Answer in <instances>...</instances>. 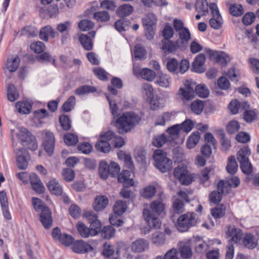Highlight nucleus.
I'll list each match as a JSON object with an SVG mask.
<instances>
[{"mask_svg": "<svg viewBox=\"0 0 259 259\" xmlns=\"http://www.w3.org/2000/svg\"><path fill=\"white\" fill-rule=\"evenodd\" d=\"M140 120L138 114L133 111L126 112L116 119L115 125L118 133L123 134L130 132Z\"/></svg>", "mask_w": 259, "mask_h": 259, "instance_id": "obj_1", "label": "nucleus"}, {"mask_svg": "<svg viewBox=\"0 0 259 259\" xmlns=\"http://www.w3.org/2000/svg\"><path fill=\"white\" fill-rule=\"evenodd\" d=\"M32 204L35 211L40 212L39 220L43 226L47 229L50 228L53 222L50 209L41 199L36 197L32 198Z\"/></svg>", "mask_w": 259, "mask_h": 259, "instance_id": "obj_2", "label": "nucleus"}, {"mask_svg": "<svg viewBox=\"0 0 259 259\" xmlns=\"http://www.w3.org/2000/svg\"><path fill=\"white\" fill-rule=\"evenodd\" d=\"M154 165L161 172L164 173L169 171L172 168V161L168 158L166 154L160 149L156 150L153 153Z\"/></svg>", "mask_w": 259, "mask_h": 259, "instance_id": "obj_3", "label": "nucleus"}, {"mask_svg": "<svg viewBox=\"0 0 259 259\" xmlns=\"http://www.w3.org/2000/svg\"><path fill=\"white\" fill-rule=\"evenodd\" d=\"M227 235L230 237L229 244L227 246L225 259H233L234 256V246L231 244V242L237 243L242 237V232L234 226H229L227 227Z\"/></svg>", "mask_w": 259, "mask_h": 259, "instance_id": "obj_4", "label": "nucleus"}, {"mask_svg": "<svg viewBox=\"0 0 259 259\" xmlns=\"http://www.w3.org/2000/svg\"><path fill=\"white\" fill-rule=\"evenodd\" d=\"M174 176L183 185H189L193 181V177L183 164L179 165L174 169Z\"/></svg>", "mask_w": 259, "mask_h": 259, "instance_id": "obj_5", "label": "nucleus"}, {"mask_svg": "<svg viewBox=\"0 0 259 259\" xmlns=\"http://www.w3.org/2000/svg\"><path fill=\"white\" fill-rule=\"evenodd\" d=\"M195 213L189 212L180 216L178 219L177 228L180 232H185L196 224Z\"/></svg>", "mask_w": 259, "mask_h": 259, "instance_id": "obj_6", "label": "nucleus"}, {"mask_svg": "<svg viewBox=\"0 0 259 259\" xmlns=\"http://www.w3.org/2000/svg\"><path fill=\"white\" fill-rule=\"evenodd\" d=\"M15 153L17 165L19 169H25L28 166L30 156L28 151L24 148L14 149Z\"/></svg>", "mask_w": 259, "mask_h": 259, "instance_id": "obj_7", "label": "nucleus"}, {"mask_svg": "<svg viewBox=\"0 0 259 259\" xmlns=\"http://www.w3.org/2000/svg\"><path fill=\"white\" fill-rule=\"evenodd\" d=\"M240 184V180L237 177H233L227 181H220L218 184V190L223 193H228L231 187L236 188Z\"/></svg>", "mask_w": 259, "mask_h": 259, "instance_id": "obj_8", "label": "nucleus"}, {"mask_svg": "<svg viewBox=\"0 0 259 259\" xmlns=\"http://www.w3.org/2000/svg\"><path fill=\"white\" fill-rule=\"evenodd\" d=\"M185 88H181L180 92L183 97L184 99L190 100L194 97L195 90L197 85L196 83L192 80H187L185 81Z\"/></svg>", "mask_w": 259, "mask_h": 259, "instance_id": "obj_9", "label": "nucleus"}, {"mask_svg": "<svg viewBox=\"0 0 259 259\" xmlns=\"http://www.w3.org/2000/svg\"><path fill=\"white\" fill-rule=\"evenodd\" d=\"M143 215L145 221L150 229H157L160 228L161 223L158 218L152 213L151 210L145 208L143 210Z\"/></svg>", "mask_w": 259, "mask_h": 259, "instance_id": "obj_10", "label": "nucleus"}, {"mask_svg": "<svg viewBox=\"0 0 259 259\" xmlns=\"http://www.w3.org/2000/svg\"><path fill=\"white\" fill-rule=\"evenodd\" d=\"M43 146L46 151L51 155L54 150L55 137L53 134L49 131H43Z\"/></svg>", "mask_w": 259, "mask_h": 259, "instance_id": "obj_11", "label": "nucleus"}, {"mask_svg": "<svg viewBox=\"0 0 259 259\" xmlns=\"http://www.w3.org/2000/svg\"><path fill=\"white\" fill-rule=\"evenodd\" d=\"M76 228L80 235L83 238L95 236L98 233V230L96 229L93 228L90 229L82 222H78L77 224Z\"/></svg>", "mask_w": 259, "mask_h": 259, "instance_id": "obj_12", "label": "nucleus"}, {"mask_svg": "<svg viewBox=\"0 0 259 259\" xmlns=\"http://www.w3.org/2000/svg\"><path fill=\"white\" fill-rule=\"evenodd\" d=\"M29 178L32 189L38 194L42 193L45 187L38 177L35 174H31Z\"/></svg>", "mask_w": 259, "mask_h": 259, "instance_id": "obj_13", "label": "nucleus"}, {"mask_svg": "<svg viewBox=\"0 0 259 259\" xmlns=\"http://www.w3.org/2000/svg\"><path fill=\"white\" fill-rule=\"evenodd\" d=\"M39 37L41 39L48 41L49 37L54 38L58 35V33L50 25L41 28L39 31Z\"/></svg>", "mask_w": 259, "mask_h": 259, "instance_id": "obj_14", "label": "nucleus"}, {"mask_svg": "<svg viewBox=\"0 0 259 259\" xmlns=\"http://www.w3.org/2000/svg\"><path fill=\"white\" fill-rule=\"evenodd\" d=\"M72 248L73 251L79 253H84L93 250L90 244L82 240L76 241Z\"/></svg>", "mask_w": 259, "mask_h": 259, "instance_id": "obj_15", "label": "nucleus"}, {"mask_svg": "<svg viewBox=\"0 0 259 259\" xmlns=\"http://www.w3.org/2000/svg\"><path fill=\"white\" fill-rule=\"evenodd\" d=\"M205 61V57L204 54L201 53L198 55L193 63V70L198 73H202L204 72L205 69L204 64Z\"/></svg>", "mask_w": 259, "mask_h": 259, "instance_id": "obj_16", "label": "nucleus"}, {"mask_svg": "<svg viewBox=\"0 0 259 259\" xmlns=\"http://www.w3.org/2000/svg\"><path fill=\"white\" fill-rule=\"evenodd\" d=\"M178 34L179 38L177 41H179L181 49H185L191 38L190 32L187 28H186L178 32Z\"/></svg>", "mask_w": 259, "mask_h": 259, "instance_id": "obj_17", "label": "nucleus"}, {"mask_svg": "<svg viewBox=\"0 0 259 259\" xmlns=\"http://www.w3.org/2000/svg\"><path fill=\"white\" fill-rule=\"evenodd\" d=\"M162 49L165 52L167 51L170 53L176 51L178 49H181L179 41L175 42L167 39H163L162 40Z\"/></svg>", "mask_w": 259, "mask_h": 259, "instance_id": "obj_18", "label": "nucleus"}, {"mask_svg": "<svg viewBox=\"0 0 259 259\" xmlns=\"http://www.w3.org/2000/svg\"><path fill=\"white\" fill-rule=\"evenodd\" d=\"M248 107V104L246 102H239L237 100H232L228 105V108L231 112L235 114L240 111L245 109Z\"/></svg>", "mask_w": 259, "mask_h": 259, "instance_id": "obj_19", "label": "nucleus"}, {"mask_svg": "<svg viewBox=\"0 0 259 259\" xmlns=\"http://www.w3.org/2000/svg\"><path fill=\"white\" fill-rule=\"evenodd\" d=\"M148 246V243L145 240L139 239L132 243L131 248L135 252H141L147 250Z\"/></svg>", "mask_w": 259, "mask_h": 259, "instance_id": "obj_20", "label": "nucleus"}, {"mask_svg": "<svg viewBox=\"0 0 259 259\" xmlns=\"http://www.w3.org/2000/svg\"><path fill=\"white\" fill-rule=\"evenodd\" d=\"M0 202L5 218L8 220H10L11 219V216L8 210V199L6 193L4 191L0 192Z\"/></svg>", "mask_w": 259, "mask_h": 259, "instance_id": "obj_21", "label": "nucleus"}, {"mask_svg": "<svg viewBox=\"0 0 259 259\" xmlns=\"http://www.w3.org/2000/svg\"><path fill=\"white\" fill-rule=\"evenodd\" d=\"M131 172L130 170H123L118 177L119 182L122 183L125 187L132 186L134 185V181L130 178Z\"/></svg>", "mask_w": 259, "mask_h": 259, "instance_id": "obj_22", "label": "nucleus"}, {"mask_svg": "<svg viewBox=\"0 0 259 259\" xmlns=\"http://www.w3.org/2000/svg\"><path fill=\"white\" fill-rule=\"evenodd\" d=\"M83 215L87 218L92 228L96 229L99 231L101 225L100 222L98 220L97 215L93 212L88 211L83 213Z\"/></svg>", "mask_w": 259, "mask_h": 259, "instance_id": "obj_23", "label": "nucleus"}, {"mask_svg": "<svg viewBox=\"0 0 259 259\" xmlns=\"http://www.w3.org/2000/svg\"><path fill=\"white\" fill-rule=\"evenodd\" d=\"M108 203V199L105 196L97 197L93 204L94 209L96 211H101L104 209Z\"/></svg>", "mask_w": 259, "mask_h": 259, "instance_id": "obj_24", "label": "nucleus"}, {"mask_svg": "<svg viewBox=\"0 0 259 259\" xmlns=\"http://www.w3.org/2000/svg\"><path fill=\"white\" fill-rule=\"evenodd\" d=\"M150 208L152 211L159 215L164 213L165 205L161 200H154L150 204Z\"/></svg>", "mask_w": 259, "mask_h": 259, "instance_id": "obj_25", "label": "nucleus"}, {"mask_svg": "<svg viewBox=\"0 0 259 259\" xmlns=\"http://www.w3.org/2000/svg\"><path fill=\"white\" fill-rule=\"evenodd\" d=\"M20 60L17 55H12L8 58L6 67L10 72H15L19 64Z\"/></svg>", "mask_w": 259, "mask_h": 259, "instance_id": "obj_26", "label": "nucleus"}, {"mask_svg": "<svg viewBox=\"0 0 259 259\" xmlns=\"http://www.w3.org/2000/svg\"><path fill=\"white\" fill-rule=\"evenodd\" d=\"M48 188L49 190L56 195H61L63 193V189L56 179H52L48 183Z\"/></svg>", "mask_w": 259, "mask_h": 259, "instance_id": "obj_27", "label": "nucleus"}, {"mask_svg": "<svg viewBox=\"0 0 259 259\" xmlns=\"http://www.w3.org/2000/svg\"><path fill=\"white\" fill-rule=\"evenodd\" d=\"M155 83L163 88H168L171 83V78L166 74L161 73L157 77Z\"/></svg>", "mask_w": 259, "mask_h": 259, "instance_id": "obj_28", "label": "nucleus"}, {"mask_svg": "<svg viewBox=\"0 0 259 259\" xmlns=\"http://www.w3.org/2000/svg\"><path fill=\"white\" fill-rule=\"evenodd\" d=\"M205 52L209 59L212 61L223 63L225 60V58L221 53L212 51L209 49H205Z\"/></svg>", "mask_w": 259, "mask_h": 259, "instance_id": "obj_29", "label": "nucleus"}, {"mask_svg": "<svg viewBox=\"0 0 259 259\" xmlns=\"http://www.w3.org/2000/svg\"><path fill=\"white\" fill-rule=\"evenodd\" d=\"M134 11L133 7L129 4L120 6L116 11V14L120 17H125L131 15Z\"/></svg>", "mask_w": 259, "mask_h": 259, "instance_id": "obj_30", "label": "nucleus"}, {"mask_svg": "<svg viewBox=\"0 0 259 259\" xmlns=\"http://www.w3.org/2000/svg\"><path fill=\"white\" fill-rule=\"evenodd\" d=\"M156 192V188L154 186L149 185L143 188L140 191V194L143 197L150 199L154 197Z\"/></svg>", "mask_w": 259, "mask_h": 259, "instance_id": "obj_31", "label": "nucleus"}, {"mask_svg": "<svg viewBox=\"0 0 259 259\" xmlns=\"http://www.w3.org/2000/svg\"><path fill=\"white\" fill-rule=\"evenodd\" d=\"M144 27H155L157 23V17L153 13H148L142 19Z\"/></svg>", "mask_w": 259, "mask_h": 259, "instance_id": "obj_32", "label": "nucleus"}, {"mask_svg": "<svg viewBox=\"0 0 259 259\" xmlns=\"http://www.w3.org/2000/svg\"><path fill=\"white\" fill-rule=\"evenodd\" d=\"M243 243L246 247L253 249L257 246V241L252 235L247 234L244 238Z\"/></svg>", "mask_w": 259, "mask_h": 259, "instance_id": "obj_33", "label": "nucleus"}, {"mask_svg": "<svg viewBox=\"0 0 259 259\" xmlns=\"http://www.w3.org/2000/svg\"><path fill=\"white\" fill-rule=\"evenodd\" d=\"M200 138V134L196 132L192 133L187 141V146L189 149L194 148L198 143Z\"/></svg>", "mask_w": 259, "mask_h": 259, "instance_id": "obj_34", "label": "nucleus"}, {"mask_svg": "<svg viewBox=\"0 0 259 259\" xmlns=\"http://www.w3.org/2000/svg\"><path fill=\"white\" fill-rule=\"evenodd\" d=\"M99 172L101 179H107L110 173V164L106 161H101L99 164Z\"/></svg>", "mask_w": 259, "mask_h": 259, "instance_id": "obj_35", "label": "nucleus"}, {"mask_svg": "<svg viewBox=\"0 0 259 259\" xmlns=\"http://www.w3.org/2000/svg\"><path fill=\"white\" fill-rule=\"evenodd\" d=\"M79 40L85 50L90 51L92 49L93 44L90 36L81 34L79 37Z\"/></svg>", "mask_w": 259, "mask_h": 259, "instance_id": "obj_36", "label": "nucleus"}, {"mask_svg": "<svg viewBox=\"0 0 259 259\" xmlns=\"http://www.w3.org/2000/svg\"><path fill=\"white\" fill-rule=\"evenodd\" d=\"M196 11L205 15L208 11V5L206 0H197L195 3Z\"/></svg>", "mask_w": 259, "mask_h": 259, "instance_id": "obj_37", "label": "nucleus"}, {"mask_svg": "<svg viewBox=\"0 0 259 259\" xmlns=\"http://www.w3.org/2000/svg\"><path fill=\"white\" fill-rule=\"evenodd\" d=\"M250 155V150L246 147L241 148L237 153V160L239 163L248 161V157Z\"/></svg>", "mask_w": 259, "mask_h": 259, "instance_id": "obj_38", "label": "nucleus"}, {"mask_svg": "<svg viewBox=\"0 0 259 259\" xmlns=\"http://www.w3.org/2000/svg\"><path fill=\"white\" fill-rule=\"evenodd\" d=\"M97 91L95 87L89 85H83L77 88L74 91L75 93L79 96L94 93Z\"/></svg>", "mask_w": 259, "mask_h": 259, "instance_id": "obj_39", "label": "nucleus"}, {"mask_svg": "<svg viewBox=\"0 0 259 259\" xmlns=\"http://www.w3.org/2000/svg\"><path fill=\"white\" fill-rule=\"evenodd\" d=\"M238 169V164L234 156H230L228 158V164L226 166L227 172L233 175L237 171Z\"/></svg>", "mask_w": 259, "mask_h": 259, "instance_id": "obj_40", "label": "nucleus"}, {"mask_svg": "<svg viewBox=\"0 0 259 259\" xmlns=\"http://www.w3.org/2000/svg\"><path fill=\"white\" fill-rule=\"evenodd\" d=\"M166 142H170V139L166 137L164 134H161L155 136L152 140V144L156 147H160Z\"/></svg>", "mask_w": 259, "mask_h": 259, "instance_id": "obj_41", "label": "nucleus"}, {"mask_svg": "<svg viewBox=\"0 0 259 259\" xmlns=\"http://www.w3.org/2000/svg\"><path fill=\"white\" fill-rule=\"evenodd\" d=\"M16 108L20 113L28 114L30 112L31 105L25 102H18L16 104Z\"/></svg>", "mask_w": 259, "mask_h": 259, "instance_id": "obj_42", "label": "nucleus"}, {"mask_svg": "<svg viewBox=\"0 0 259 259\" xmlns=\"http://www.w3.org/2000/svg\"><path fill=\"white\" fill-rule=\"evenodd\" d=\"M127 208L125 201L118 200L116 202L113 206V211L117 215H121L125 212Z\"/></svg>", "mask_w": 259, "mask_h": 259, "instance_id": "obj_43", "label": "nucleus"}, {"mask_svg": "<svg viewBox=\"0 0 259 259\" xmlns=\"http://www.w3.org/2000/svg\"><path fill=\"white\" fill-rule=\"evenodd\" d=\"M8 99L11 102H14L19 97V94L16 88L13 84H9L7 90Z\"/></svg>", "mask_w": 259, "mask_h": 259, "instance_id": "obj_44", "label": "nucleus"}, {"mask_svg": "<svg viewBox=\"0 0 259 259\" xmlns=\"http://www.w3.org/2000/svg\"><path fill=\"white\" fill-rule=\"evenodd\" d=\"M220 143L224 151H227L231 147L230 141L225 137V135L223 130L219 131Z\"/></svg>", "mask_w": 259, "mask_h": 259, "instance_id": "obj_45", "label": "nucleus"}, {"mask_svg": "<svg viewBox=\"0 0 259 259\" xmlns=\"http://www.w3.org/2000/svg\"><path fill=\"white\" fill-rule=\"evenodd\" d=\"M150 105L151 109L156 110L164 106L163 101L157 96L153 97L150 100Z\"/></svg>", "mask_w": 259, "mask_h": 259, "instance_id": "obj_46", "label": "nucleus"}, {"mask_svg": "<svg viewBox=\"0 0 259 259\" xmlns=\"http://www.w3.org/2000/svg\"><path fill=\"white\" fill-rule=\"evenodd\" d=\"M226 207L223 205L217 206L211 209V215L215 219L221 218L225 214Z\"/></svg>", "mask_w": 259, "mask_h": 259, "instance_id": "obj_47", "label": "nucleus"}, {"mask_svg": "<svg viewBox=\"0 0 259 259\" xmlns=\"http://www.w3.org/2000/svg\"><path fill=\"white\" fill-rule=\"evenodd\" d=\"M140 74L141 77L148 81H152L156 77L155 72L148 68H143Z\"/></svg>", "mask_w": 259, "mask_h": 259, "instance_id": "obj_48", "label": "nucleus"}, {"mask_svg": "<svg viewBox=\"0 0 259 259\" xmlns=\"http://www.w3.org/2000/svg\"><path fill=\"white\" fill-rule=\"evenodd\" d=\"M95 147L97 150L103 153L109 152L111 149L108 142L105 140H102L101 139L96 144Z\"/></svg>", "mask_w": 259, "mask_h": 259, "instance_id": "obj_49", "label": "nucleus"}, {"mask_svg": "<svg viewBox=\"0 0 259 259\" xmlns=\"http://www.w3.org/2000/svg\"><path fill=\"white\" fill-rule=\"evenodd\" d=\"M75 103V97L74 96H71L63 104L62 108L66 112H69L74 108Z\"/></svg>", "mask_w": 259, "mask_h": 259, "instance_id": "obj_50", "label": "nucleus"}, {"mask_svg": "<svg viewBox=\"0 0 259 259\" xmlns=\"http://www.w3.org/2000/svg\"><path fill=\"white\" fill-rule=\"evenodd\" d=\"M180 130V124L174 125L167 129L166 132L169 134L167 138L170 139V142L178 136Z\"/></svg>", "mask_w": 259, "mask_h": 259, "instance_id": "obj_51", "label": "nucleus"}, {"mask_svg": "<svg viewBox=\"0 0 259 259\" xmlns=\"http://www.w3.org/2000/svg\"><path fill=\"white\" fill-rule=\"evenodd\" d=\"M115 233V230L112 226L104 227L101 232V236L105 239H110L112 237Z\"/></svg>", "mask_w": 259, "mask_h": 259, "instance_id": "obj_52", "label": "nucleus"}, {"mask_svg": "<svg viewBox=\"0 0 259 259\" xmlns=\"http://www.w3.org/2000/svg\"><path fill=\"white\" fill-rule=\"evenodd\" d=\"M229 12L234 16H239L243 13V9L241 5L232 4L229 7Z\"/></svg>", "mask_w": 259, "mask_h": 259, "instance_id": "obj_53", "label": "nucleus"}, {"mask_svg": "<svg viewBox=\"0 0 259 259\" xmlns=\"http://www.w3.org/2000/svg\"><path fill=\"white\" fill-rule=\"evenodd\" d=\"M204 104L202 101L196 100L192 103L191 109L193 112L196 114L201 113L203 109Z\"/></svg>", "mask_w": 259, "mask_h": 259, "instance_id": "obj_54", "label": "nucleus"}, {"mask_svg": "<svg viewBox=\"0 0 259 259\" xmlns=\"http://www.w3.org/2000/svg\"><path fill=\"white\" fill-rule=\"evenodd\" d=\"M64 140L65 143L69 146L75 145L78 141L76 135L71 133H68L64 136Z\"/></svg>", "mask_w": 259, "mask_h": 259, "instance_id": "obj_55", "label": "nucleus"}, {"mask_svg": "<svg viewBox=\"0 0 259 259\" xmlns=\"http://www.w3.org/2000/svg\"><path fill=\"white\" fill-rule=\"evenodd\" d=\"M171 115V113L169 112L164 113L159 115L156 119L155 125H164L166 121L170 120Z\"/></svg>", "mask_w": 259, "mask_h": 259, "instance_id": "obj_56", "label": "nucleus"}, {"mask_svg": "<svg viewBox=\"0 0 259 259\" xmlns=\"http://www.w3.org/2000/svg\"><path fill=\"white\" fill-rule=\"evenodd\" d=\"M239 128L240 125L239 122L236 120L230 121L226 126L227 132L230 134L237 132Z\"/></svg>", "mask_w": 259, "mask_h": 259, "instance_id": "obj_57", "label": "nucleus"}, {"mask_svg": "<svg viewBox=\"0 0 259 259\" xmlns=\"http://www.w3.org/2000/svg\"><path fill=\"white\" fill-rule=\"evenodd\" d=\"M94 23L88 19L81 20L78 23L79 28L82 31H88L93 28Z\"/></svg>", "mask_w": 259, "mask_h": 259, "instance_id": "obj_58", "label": "nucleus"}, {"mask_svg": "<svg viewBox=\"0 0 259 259\" xmlns=\"http://www.w3.org/2000/svg\"><path fill=\"white\" fill-rule=\"evenodd\" d=\"M94 18L99 22H106L109 20L110 15L105 11H100L94 14Z\"/></svg>", "mask_w": 259, "mask_h": 259, "instance_id": "obj_59", "label": "nucleus"}, {"mask_svg": "<svg viewBox=\"0 0 259 259\" xmlns=\"http://www.w3.org/2000/svg\"><path fill=\"white\" fill-rule=\"evenodd\" d=\"M220 190L218 191H213L209 194V200L211 202L216 204L220 202L222 199V194Z\"/></svg>", "mask_w": 259, "mask_h": 259, "instance_id": "obj_60", "label": "nucleus"}, {"mask_svg": "<svg viewBox=\"0 0 259 259\" xmlns=\"http://www.w3.org/2000/svg\"><path fill=\"white\" fill-rule=\"evenodd\" d=\"M172 207L174 211L177 213H181L184 210V201L180 198L176 199L173 203Z\"/></svg>", "mask_w": 259, "mask_h": 259, "instance_id": "obj_61", "label": "nucleus"}, {"mask_svg": "<svg viewBox=\"0 0 259 259\" xmlns=\"http://www.w3.org/2000/svg\"><path fill=\"white\" fill-rule=\"evenodd\" d=\"M195 93L199 97H207L209 94V91L204 85H198L195 90Z\"/></svg>", "mask_w": 259, "mask_h": 259, "instance_id": "obj_62", "label": "nucleus"}, {"mask_svg": "<svg viewBox=\"0 0 259 259\" xmlns=\"http://www.w3.org/2000/svg\"><path fill=\"white\" fill-rule=\"evenodd\" d=\"M61 125L66 131L69 130L71 127V122L69 117L65 115H61L59 118Z\"/></svg>", "mask_w": 259, "mask_h": 259, "instance_id": "obj_63", "label": "nucleus"}, {"mask_svg": "<svg viewBox=\"0 0 259 259\" xmlns=\"http://www.w3.org/2000/svg\"><path fill=\"white\" fill-rule=\"evenodd\" d=\"M31 49L36 53H41L46 48L45 45L41 41L32 43L30 46Z\"/></svg>", "mask_w": 259, "mask_h": 259, "instance_id": "obj_64", "label": "nucleus"}]
</instances>
